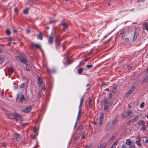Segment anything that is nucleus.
<instances>
[{
    "mask_svg": "<svg viewBox=\"0 0 148 148\" xmlns=\"http://www.w3.org/2000/svg\"><path fill=\"white\" fill-rule=\"evenodd\" d=\"M56 27H53L52 29L51 33L49 37L48 40L49 44L52 45L53 42V38L55 36Z\"/></svg>",
    "mask_w": 148,
    "mask_h": 148,
    "instance_id": "f257e3e1",
    "label": "nucleus"
},
{
    "mask_svg": "<svg viewBox=\"0 0 148 148\" xmlns=\"http://www.w3.org/2000/svg\"><path fill=\"white\" fill-rule=\"evenodd\" d=\"M104 104V107L103 108L104 110H107L111 106V104L110 102H108V99L107 98L104 99L103 100Z\"/></svg>",
    "mask_w": 148,
    "mask_h": 148,
    "instance_id": "f03ea898",
    "label": "nucleus"
},
{
    "mask_svg": "<svg viewBox=\"0 0 148 148\" xmlns=\"http://www.w3.org/2000/svg\"><path fill=\"white\" fill-rule=\"evenodd\" d=\"M104 118V113L103 112H101L99 118L98 123L99 125H101L102 123Z\"/></svg>",
    "mask_w": 148,
    "mask_h": 148,
    "instance_id": "7ed1b4c3",
    "label": "nucleus"
},
{
    "mask_svg": "<svg viewBox=\"0 0 148 148\" xmlns=\"http://www.w3.org/2000/svg\"><path fill=\"white\" fill-rule=\"evenodd\" d=\"M55 43L56 49H58L60 44V42L59 41L58 38H55Z\"/></svg>",
    "mask_w": 148,
    "mask_h": 148,
    "instance_id": "20e7f679",
    "label": "nucleus"
},
{
    "mask_svg": "<svg viewBox=\"0 0 148 148\" xmlns=\"http://www.w3.org/2000/svg\"><path fill=\"white\" fill-rule=\"evenodd\" d=\"M31 47L32 48L35 47L36 49H39L42 52L43 51V50L41 49V46L39 44L33 43L31 45Z\"/></svg>",
    "mask_w": 148,
    "mask_h": 148,
    "instance_id": "39448f33",
    "label": "nucleus"
},
{
    "mask_svg": "<svg viewBox=\"0 0 148 148\" xmlns=\"http://www.w3.org/2000/svg\"><path fill=\"white\" fill-rule=\"evenodd\" d=\"M31 109L32 107L30 106L25 108L22 109L21 111L27 113L31 111Z\"/></svg>",
    "mask_w": 148,
    "mask_h": 148,
    "instance_id": "423d86ee",
    "label": "nucleus"
},
{
    "mask_svg": "<svg viewBox=\"0 0 148 148\" xmlns=\"http://www.w3.org/2000/svg\"><path fill=\"white\" fill-rule=\"evenodd\" d=\"M135 87L134 86H132V88L129 90L125 94V96L127 97H128L131 94L133 91L134 90V89Z\"/></svg>",
    "mask_w": 148,
    "mask_h": 148,
    "instance_id": "0eeeda50",
    "label": "nucleus"
},
{
    "mask_svg": "<svg viewBox=\"0 0 148 148\" xmlns=\"http://www.w3.org/2000/svg\"><path fill=\"white\" fill-rule=\"evenodd\" d=\"M20 136V134H18L17 133H16L14 134L13 139L14 140L18 141L19 139Z\"/></svg>",
    "mask_w": 148,
    "mask_h": 148,
    "instance_id": "6e6552de",
    "label": "nucleus"
},
{
    "mask_svg": "<svg viewBox=\"0 0 148 148\" xmlns=\"http://www.w3.org/2000/svg\"><path fill=\"white\" fill-rule=\"evenodd\" d=\"M73 62V59L70 60L69 58H68L67 59L66 62L64 63V64L66 66L67 65H69L72 63Z\"/></svg>",
    "mask_w": 148,
    "mask_h": 148,
    "instance_id": "1a4fd4ad",
    "label": "nucleus"
},
{
    "mask_svg": "<svg viewBox=\"0 0 148 148\" xmlns=\"http://www.w3.org/2000/svg\"><path fill=\"white\" fill-rule=\"evenodd\" d=\"M16 57L20 59L21 62L23 63L24 64L26 63L27 62V60L26 58H21L18 56H17Z\"/></svg>",
    "mask_w": 148,
    "mask_h": 148,
    "instance_id": "9d476101",
    "label": "nucleus"
},
{
    "mask_svg": "<svg viewBox=\"0 0 148 148\" xmlns=\"http://www.w3.org/2000/svg\"><path fill=\"white\" fill-rule=\"evenodd\" d=\"M13 115L14 116L15 119L16 120H20L21 119V116H20V115L19 114L16 113H15Z\"/></svg>",
    "mask_w": 148,
    "mask_h": 148,
    "instance_id": "9b49d317",
    "label": "nucleus"
},
{
    "mask_svg": "<svg viewBox=\"0 0 148 148\" xmlns=\"http://www.w3.org/2000/svg\"><path fill=\"white\" fill-rule=\"evenodd\" d=\"M145 122L142 120H139L137 123V124L139 125H142L143 126H145Z\"/></svg>",
    "mask_w": 148,
    "mask_h": 148,
    "instance_id": "f8f14e48",
    "label": "nucleus"
},
{
    "mask_svg": "<svg viewBox=\"0 0 148 148\" xmlns=\"http://www.w3.org/2000/svg\"><path fill=\"white\" fill-rule=\"evenodd\" d=\"M128 117V115L127 112H125L121 114V118H125Z\"/></svg>",
    "mask_w": 148,
    "mask_h": 148,
    "instance_id": "ddd939ff",
    "label": "nucleus"
},
{
    "mask_svg": "<svg viewBox=\"0 0 148 148\" xmlns=\"http://www.w3.org/2000/svg\"><path fill=\"white\" fill-rule=\"evenodd\" d=\"M138 35V34H137L136 31H135L134 33V36L132 39L133 41L134 42L136 40Z\"/></svg>",
    "mask_w": 148,
    "mask_h": 148,
    "instance_id": "4468645a",
    "label": "nucleus"
},
{
    "mask_svg": "<svg viewBox=\"0 0 148 148\" xmlns=\"http://www.w3.org/2000/svg\"><path fill=\"white\" fill-rule=\"evenodd\" d=\"M18 101L21 103H23L24 101H25V97L23 95H21L20 98Z\"/></svg>",
    "mask_w": 148,
    "mask_h": 148,
    "instance_id": "2eb2a0df",
    "label": "nucleus"
},
{
    "mask_svg": "<svg viewBox=\"0 0 148 148\" xmlns=\"http://www.w3.org/2000/svg\"><path fill=\"white\" fill-rule=\"evenodd\" d=\"M117 86L116 85L114 84L113 85L112 92L114 93H115L117 91Z\"/></svg>",
    "mask_w": 148,
    "mask_h": 148,
    "instance_id": "dca6fc26",
    "label": "nucleus"
},
{
    "mask_svg": "<svg viewBox=\"0 0 148 148\" xmlns=\"http://www.w3.org/2000/svg\"><path fill=\"white\" fill-rule=\"evenodd\" d=\"M107 145V144L106 143H103L101 144L97 148H105Z\"/></svg>",
    "mask_w": 148,
    "mask_h": 148,
    "instance_id": "f3484780",
    "label": "nucleus"
},
{
    "mask_svg": "<svg viewBox=\"0 0 148 148\" xmlns=\"http://www.w3.org/2000/svg\"><path fill=\"white\" fill-rule=\"evenodd\" d=\"M127 114L128 115V116H132L133 115V112L131 110H128L127 112Z\"/></svg>",
    "mask_w": 148,
    "mask_h": 148,
    "instance_id": "a211bd4d",
    "label": "nucleus"
},
{
    "mask_svg": "<svg viewBox=\"0 0 148 148\" xmlns=\"http://www.w3.org/2000/svg\"><path fill=\"white\" fill-rule=\"evenodd\" d=\"M35 0H29V2L26 3V5L29 4L31 6H32V4L34 3Z\"/></svg>",
    "mask_w": 148,
    "mask_h": 148,
    "instance_id": "6ab92c4d",
    "label": "nucleus"
},
{
    "mask_svg": "<svg viewBox=\"0 0 148 148\" xmlns=\"http://www.w3.org/2000/svg\"><path fill=\"white\" fill-rule=\"evenodd\" d=\"M8 72L10 74H12L13 72V68L12 67H10L8 68Z\"/></svg>",
    "mask_w": 148,
    "mask_h": 148,
    "instance_id": "aec40b11",
    "label": "nucleus"
},
{
    "mask_svg": "<svg viewBox=\"0 0 148 148\" xmlns=\"http://www.w3.org/2000/svg\"><path fill=\"white\" fill-rule=\"evenodd\" d=\"M61 25L64 28V30H65V29H68V26L65 23L61 22Z\"/></svg>",
    "mask_w": 148,
    "mask_h": 148,
    "instance_id": "412c9836",
    "label": "nucleus"
},
{
    "mask_svg": "<svg viewBox=\"0 0 148 148\" xmlns=\"http://www.w3.org/2000/svg\"><path fill=\"white\" fill-rule=\"evenodd\" d=\"M38 82L39 85H41L43 81L42 78L41 77H39L38 78Z\"/></svg>",
    "mask_w": 148,
    "mask_h": 148,
    "instance_id": "4be33fe9",
    "label": "nucleus"
},
{
    "mask_svg": "<svg viewBox=\"0 0 148 148\" xmlns=\"http://www.w3.org/2000/svg\"><path fill=\"white\" fill-rule=\"evenodd\" d=\"M37 38L38 39H40V40H42V33L40 31H39V34L38 35Z\"/></svg>",
    "mask_w": 148,
    "mask_h": 148,
    "instance_id": "5701e85b",
    "label": "nucleus"
},
{
    "mask_svg": "<svg viewBox=\"0 0 148 148\" xmlns=\"http://www.w3.org/2000/svg\"><path fill=\"white\" fill-rule=\"evenodd\" d=\"M143 29L147 30L148 29V24L147 23H145L143 24Z\"/></svg>",
    "mask_w": 148,
    "mask_h": 148,
    "instance_id": "b1692460",
    "label": "nucleus"
},
{
    "mask_svg": "<svg viewBox=\"0 0 148 148\" xmlns=\"http://www.w3.org/2000/svg\"><path fill=\"white\" fill-rule=\"evenodd\" d=\"M81 110H79L77 118V121L79 119L80 117L81 116Z\"/></svg>",
    "mask_w": 148,
    "mask_h": 148,
    "instance_id": "393cba45",
    "label": "nucleus"
},
{
    "mask_svg": "<svg viewBox=\"0 0 148 148\" xmlns=\"http://www.w3.org/2000/svg\"><path fill=\"white\" fill-rule=\"evenodd\" d=\"M29 8H26L25 9L23 10V13L25 14H27L28 13Z\"/></svg>",
    "mask_w": 148,
    "mask_h": 148,
    "instance_id": "a878e982",
    "label": "nucleus"
},
{
    "mask_svg": "<svg viewBox=\"0 0 148 148\" xmlns=\"http://www.w3.org/2000/svg\"><path fill=\"white\" fill-rule=\"evenodd\" d=\"M83 69L82 68H79L77 69V72L78 74H80L82 72Z\"/></svg>",
    "mask_w": 148,
    "mask_h": 148,
    "instance_id": "bb28decb",
    "label": "nucleus"
},
{
    "mask_svg": "<svg viewBox=\"0 0 148 148\" xmlns=\"http://www.w3.org/2000/svg\"><path fill=\"white\" fill-rule=\"evenodd\" d=\"M132 141L129 139L127 140L126 141V144L128 145H130L132 144Z\"/></svg>",
    "mask_w": 148,
    "mask_h": 148,
    "instance_id": "cd10ccee",
    "label": "nucleus"
},
{
    "mask_svg": "<svg viewBox=\"0 0 148 148\" xmlns=\"http://www.w3.org/2000/svg\"><path fill=\"white\" fill-rule=\"evenodd\" d=\"M143 82L144 83H146L148 82V75L145 77L144 79L143 80Z\"/></svg>",
    "mask_w": 148,
    "mask_h": 148,
    "instance_id": "c85d7f7f",
    "label": "nucleus"
},
{
    "mask_svg": "<svg viewBox=\"0 0 148 148\" xmlns=\"http://www.w3.org/2000/svg\"><path fill=\"white\" fill-rule=\"evenodd\" d=\"M118 140H116L115 142L113 143L112 146L113 147V148H115L116 145L118 144Z\"/></svg>",
    "mask_w": 148,
    "mask_h": 148,
    "instance_id": "c756f323",
    "label": "nucleus"
},
{
    "mask_svg": "<svg viewBox=\"0 0 148 148\" xmlns=\"http://www.w3.org/2000/svg\"><path fill=\"white\" fill-rule=\"evenodd\" d=\"M50 23H54L56 22L57 20L51 18H50Z\"/></svg>",
    "mask_w": 148,
    "mask_h": 148,
    "instance_id": "7c9ffc66",
    "label": "nucleus"
},
{
    "mask_svg": "<svg viewBox=\"0 0 148 148\" xmlns=\"http://www.w3.org/2000/svg\"><path fill=\"white\" fill-rule=\"evenodd\" d=\"M141 140H138L136 141V143L137 145L139 147H141L142 146V145L141 143H140Z\"/></svg>",
    "mask_w": 148,
    "mask_h": 148,
    "instance_id": "2f4dec72",
    "label": "nucleus"
},
{
    "mask_svg": "<svg viewBox=\"0 0 148 148\" xmlns=\"http://www.w3.org/2000/svg\"><path fill=\"white\" fill-rule=\"evenodd\" d=\"M5 33L8 35H10L11 34L10 30L8 29H6L5 31Z\"/></svg>",
    "mask_w": 148,
    "mask_h": 148,
    "instance_id": "473e14b6",
    "label": "nucleus"
},
{
    "mask_svg": "<svg viewBox=\"0 0 148 148\" xmlns=\"http://www.w3.org/2000/svg\"><path fill=\"white\" fill-rule=\"evenodd\" d=\"M111 128V127L109 125H108L106 127V131L109 130Z\"/></svg>",
    "mask_w": 148,
    "mask_h": 148,
    "instance_id": "72a5a7b5",
    "label": "nucleus"
},
{
    "mask_svg": "<svg viewBox=\"0 0 148 148\" xmlns=\"http://www.w3.org/2000/svg\"><path fill=\"white\" fill-rule=\"evenodd\" d=\"M58 38L59 41L60 42L62 40V38H60V36L59 35H57L56 36L55 38Z\"/></svg>",
    "mask_w": 148,
    "mask_h": 148,
    "instance_id": "f704fd0d",
    "label": "nucleus"
},
{
    "mask_svg": "<svg viewBox=\"0 0 148 148\" xmlns=\"http://www.w3.org/2000/svg\"><path fill=\"white\" fill-rule=\"evenodd\" d=\"M125 33V31H122L120 34L119 36L121 37L122 38H123V35Z\"/></svg>",
    "mask_w": 148,
    "mask_h": 148,
    "instance_id": "c9c22d12",
    "label": "nucleus"
},
{
    "mask_svg": "<svg viewBox=\"0 0 148 148\" xmlns=\"http://www.w3.org/2000/svg\"><path fill=\"white\" fill-rule=\"evenodd\" d=\"M14 11L16 14L18 13V7L15 8L14 9Z\"/></svg>",
    "mask_w": 148,
    "mask_h": 148,
    "instance_id": "e433bc0d",
    "label": "nucleus"
},
{
    "mask_svg": "<svg viewBox=\"0 0 148 148\" xmlns=\"http://www.w3.org/2000/svg\"><path fill=\"white\" fill-rule=\"evenodd\" d=\"M25 67L27 71H29V70L30 67L27 64H26Z\"/></svg>",
    "mask_w": 148,
    "mask_h": 148,
    "instance_id": "4c0bfd02",
    "label": "nucleus"
},
{
    "mask_svg": "<svg viewBox=\"0 0 148 148\" xmlns=\"http://www.w3.org/2000/svg\"><path fill=\"white\" fill-rule=\"evenodd\" d=\"M129 147L130 148H136V146L134 145L133 144H131L130 145Z\"/></svg>",
    "mask_w": 148,
    "mask_h": 148,
    "instance_id": "58836bf2",
    "label": "nucleus"
},
{
    "mask_svg": "<svg viewBox=\"0 0 148 148\" xmlns=\"http://www.w3.org/2000/svg\"><path fill=\"white\" fill-rule=\"evenodd\" d=\"M79 48H82L84 47V45L82 42L79 45Z\"/></svg>",
    "mask_w": 148,
    "mask_h": 148,
    "instance_id": "ea45409f",
    "label": "nucleus"
},
{
    "mask_svg": "<svg viewBox=\"0 0 148 148\" xmlns=\"http://www.w3.org/2000/svg\"><path fill=\"white\" fill-rule=\"evenodd\" d=\"M145 103L144 102H142L140 105V107L141 108H143L144 106Z\"/></svg>",
    "mask_w": 148,
    "mask_h": 148,
    "instance_id": "a19ab883",
    "label": "nucleus"
},
{
    "mask_svg": "<svg viewBox=\"0 0 148 148\" xmlns=\"http://www.w3.org/2000/svg\"><path fill=\"white\" fill-rule=\"evenodd\" d=\"M93 65L92 64L87 65L86 66V67L88 69H90V68Z\"/></svg>",
    "mask_w": 148,
    "mask_h": 148,
    "instance_id": "79ce46f5",
    "label": "nucleus"
},
{
    "mask_svg": "<svg viewBox=\"0 0 148 148\" xmlns=\"http://www.w3.org/2000/svg\"><path fill=\"white\" fill-rule=\"evenodd\" d=\"M41 92L39 91L38 94V98H40L41 97Z\"/></svg>",
    "mask_w": 148,
    "mask_h": 148,
    "instance_id": "37998d69",
    "label": "nucleus"
},
{
    "mask_svg": "<svg viewBox=\"0 0 148 148\" xmlns=\"http://www.w3.org/2000/svg\"><path fill=\"white\" fill-rule=\"evenodd\" d=\"M116 119H115L114 120H113L112 121V124L113 125H114L116 124Z\"/></svg>",
    "mask_w": 148,
    "mask_h": 148,
    "instance_id": "c03bdc74",
    "label": "nucleus"
},
{
    "mask_svg": "<svg viewBox=\"0 0 148 148\" xmlns=\"http://www.w3.org/2000/svg\"><path fill=\"white\" fill-rule=\"evenodd\" d=\"M111 39H112L111 38V37L109 39H108V40H107L104 41V43L105 44H107L108 42L109 41H110L111 40Z\"/></svg>",
    "mask_w": 148,
    "mask_h": 148,
    "instance_id": "a18cd8bd",
    "label": "nucleus"
},
{
    "mask_svg": "<svg viewBox=\"0 0 148 148\" xmlns=\"http://www.w3.org/2000/svg\"><path fill=\"white\" fill-rule=\"evenodd\" d=\"M9 40H10V41H9V42H8V44L7 45H8V46H10L11 45V38H8Z\"/></svg>",
    "mask_w": 148,
    "mask_h": 148,
    "instance_id": "49530a36",
    "label": "nucleus"
},
{
    "mask_svg": "<svg viewBox=\"0 0 148 148\" xmlns=\"http://www.w3.org/2000/svg\"><path fill=\"white\" fill-rule=\"evenodd\" d=\"M25 83H23L20 86V88H23L25 86Z\"/></svg>",
    "mask_w": 148,
    "mask_h": 148,
    "instance_id": "de8ad7c7",
    "label": "nucleus"
},
{
    "mask_svg": "<svg viewBox=\"0 0 148 148\" xmlns=\"http://www.w3.org/2000/svg\"><path fill=\"white\" fill-rule=\"evenodd\" d=\"M121 148H127V147L125 144H123L121 146Z\"/></svg>",
    "mask_w": 148,
    "mask_h": 148,
    "instance_id": "09e8293b",
    "label": "nucleus"
},
{
    "mask_svg": "<svg viewBox=\"0 0 148 148\" xmlns=\"http://www.w3.org/2000/svg\"><path fill=\"white\" fill-rule=\"evenodd\" d=\"M134 123L133 121V120L132 119H131L127 122V124H129L131 123Z\"/></svg>",
    "mask_w": 148,
    "mask_h": 148,
    "instance_id": "8fccbe9b",
    "label": "nucleus"
},
{
    "mask_svg": "<svg viewBox=\"0 0 148 148\" xmlns=\"http://www.w3.org/2000/svg\"><path fill=\"white\" fill-rule=\"evenodd\" d=\"M83 61L82 60L81 62H80L79 64H78V66H81L82 65L84 64V63H83Z\"/></svg>",
    "mask_w": 148,
    "mask_h": 148,
    "instance_id": "3c124183",
    "label": "nucleus"
},
{
    "mask_svg": "<svg viewBox=\"0 0 148 148\" xmlns=\"http://www.w3.org/2000/svg\"><path fill=\"white\" fill-rule=\"evenodd\" d=\"M90 58H86L85 59H84L83 61V62H86L87 61L89 60L90 59Z\"/></svg>",
    "mask_w": 148,
    "mask_h": 148,
    "instance_id": "603ef678",
    "label": "nucleus"
},
{
    "mask_svg": "<svg viewBox=\"0 0 148 148\" xmlns=\"http://www.w3.org/2000/svg\"><path fill=\"white\" fill-rule=\"evenodd\" d=\"M86 87H88V88H87L86 89V90H89L90 89V84H88L86 85Z\"/></svg>",
    "mask_w": 148,
    "mask_h": 148,
    "instance_id": "864d4df0",
    "label": "nucleus"
},
{
    "mask_svg": "<svg viewBox=\"0 0 148 148\" xmlns=\"http://www.w3.org/2000/svg\"><path fill=\"white\" fill-rule=\"evenodd\" d=\"M38 134V132H37L36 134H35V135H34L32 137V139H34L36 138V136H37Z\"/></svg>",
    "mask_w": 148,
    "mask_h": 148,
    "instance_id": "5fc2aeb1",
    "label": "nucleus"
},
{
    "mask_svg": "<svg viewBox=\"0 0 148 148\" xmlns=\"http://www.w3.org/2000/svg\"><path fill=\"white\" fill-rule=\"evenodd\" d=\"M91 99H90L89 101H88V105H89V106L90 108H91V107H90V103H91Z\"/></svg>",
    "mask_w": 148,
    "mask_h": 148,
    "instance_id": "6e6d98bb",
    "label": "nucleus"
},
{
    "mask_svg": "<svg viewBox=\"0 0 148 148\" xmlns=\"http://www.w3.org/2000/svg\"><path fill=\"white\" fill-rule=\"evenodd\" d=\"M112 95L111 93H110L108 95V98L109 99H111V98L112 97Z\"/></svg>",
    "mask_w": 148,
    "mask_h": 148,
    "instance_id": "4d7b16f0",
    "label": "nucleus"
},
{
    "mask_svg": "<svg viewBox=\"0 0 148 148\" xmlns=\"http://www.w3.org/2000/svg\"><path fill=\"white\" fill-rule=\"evenodd\" d=\"M84 95L83 96V97L81 98V99L80 100V103H82L83 101V100L84 99Z\"/></svg>",
    "mask_w": 148,
    "mask_h": 148,
    "instance_id": "13d9d810",
    "label": "nucleus"
},
{
    "mask_svg": "<svg viewBox=\"0 0 148 148\" xmlns=\"http://www.w3.org/2000/svg\"><path fill=\"white\" fill-rule=\"evenodd\" d=\"M138 119V118H137L136 117L134 119H133L132 120L133 121V122H136L137 121Z\"/></svg>",
    "mask_w": 148,
    "mask_h": 148,
    "instance_id": "bf43d9fd",
    "label": "nucleus"
},
{
    "mask_svg": "<svg viewBox=\"0 0 148 148\" xmlns=\"http://www.w3.org/2000/svg\"><path fill=\"white\" fill-rule=\"evenodd\" d=\"M136 138L138 139V140H141L140 137V136L139 135H138L137 136Z\"/></svg>",
    "mask_w": 148,
    "mask_h": 148,
    "instance_id": "052dcab7",
    "label": "nucleus"
},
{
    "mask_svg": "<svg viewBox=\"0 0 148 148\" xmlns=\"http://www.w3.org/2000/svg\"><path fill=\"white\" fill-rule=\"evenodd\" d=\"M3 62V59L2 58H0V64H2Z\"/></svg>",
    "mask_w": 148,
    "mask_h": 148,
    "instance_id": "680f3d73",
    "label": "nucleus"
},
{
    "mask_svg": "<svg viewBox=\"0 0 148 148\" xmlns=\"http://www.w3.org/2000/svg\"><path fill=\"white\" fill-rule=\"evenodd\" d=\"M82 103L80 102V104H79V110H80H80H81V106L82 105Z\"/></svg>",
    "mask_w": 148,
    "mask_h": 148,
    "instance_id": "e2e57ef3",
    "label": "nucleus"
},
{
    "mask_svg": "<svg viewBox=\"0 0 148 148\" xmlns=\"http://www.w3.org/2000/svg\"><path fill=\"white\" fill-rule=\"evenodd\" d=\"M125 41L126 42H129V40L128 38H126Z\"/></svg>",
    "mask_w": 148,
    "mask_h": 148,
    "instance_id": "0e129e2a",
    "label": "nucleus"
},
{
    "mask_svg": "<svg viewBox=\"0 0 148 148\" xmlns=\"http://www.w3.org/2000/svg\"><path fill=\"white\" fill-rule=\"evenodd\" d=\"M37 129L36 127H35L34 128V132L35 134H36V131H37Z\"/></svg>",
    "mask_w": 148,
    "mask_h": 148,
    "instance_id": "69168bd1",
    "label": "nucleus"
},
{
    "mask_svg": "<svg viewBox=\"0 0 148 148\" xmlns=\"http://www.w3.org/2000/svg\"><path fill=\"white\" fill-rule=\"evenodd\" d=\"M127 68L129 69H131L132 68V67L130 65H127Z\"/></svg>",
    "mask_w": 148,
    "mask_h": 148,
    "instance_id": "338daca9",
    "label": "nucleus"
},
{
    "mask_svg": "<svg viewBox=\"0 0 148 148\" xmlns=\"http://www.w3.org/2000/svg\"><path fill=\"white\" fill-rule=\"evenodd\" d=\"M145 126H142V128L144 130H146L147 129V128Z\"/></svg>",
    "mask_w": 148,
    "mask_h": 148,
    "instance_id": "774afa93",
    "label": "nucleus"
}]
</instances>
